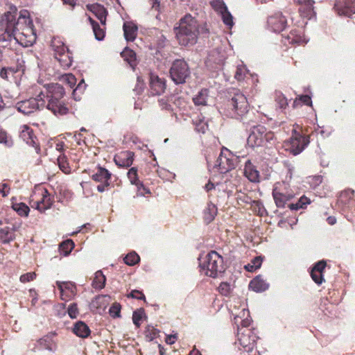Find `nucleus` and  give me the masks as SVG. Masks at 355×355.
I'll use <instances>...</instances> for the list:
<instances>
[{"instance_id": "1", "label": "nucleus", "mask_w": 355, "mask_h": 355, "mask_svg": "<svg viewBox=\"0 0 355 355\" xmlns=\"http://www.w3.org/2000/svg\"><path fill=\"white\" fill-rule=\"evenodd\" d=\"M12 40L25 47L35 42L36 34L27 10L21 11L17 18L16 10L7 12L0 18V42Z\"/></svg>"}, {"instance_id": "2", "label": "nucleus", "mask_w": 355, "mask_h": 355, "mask_svg": "<svg viewBox=\"0 0 355 355\" xmlns=\"http://www.w3.org/2000/svg\"><path fill=\"white\" fill-rule=\"evenodd\" d=\"M200 24L195 16L187 14L180 21V26L176 28V37L182 46L194 45L200 33Z\"/></svg>"}, {"instance_id": "3", "label": "nucleus", "mask_w": 355, "mask_h": 355, "mask_svg": "<svg viewBox=\"0 0 355 355\" xmlns=\"http://www.w3.org/2000/svg\"><path fill=\"white\" fill-rule=\"evenodd\" d=\"M200 24L195 16L187 14L180 21V26L176 28V37L182 46L194 45L200 33Z\"/></svg>"}, {"instance_id": "4", "label": "nucleus", "mask_w": 355, "mask_h": 355, "mask_svg": "<svg viewBox=\"0 0 355 355\" xmlns=\"http://www.w3.org/2000/svg\"><path fill=\"white\" fill-rule=\"evenodd\" d=\"M199 266L202 272L213 278L225 271L223 258L216 251L210 252L205 257H200Z\"/></svg>"}, {"instance_id": "5", "label": "nucleus", "mask_w": 355, "mask_h": 355, "mask_svg": "<svg viewBox=\"0 0 355 355\" xmlns=\"http://www.w3.org/2000/svg\"><path fill=\"white\" fill-rule=\"evenodd\" d=\"M274 139V133L267 130L261 125H254L251 129L248 138V144L252 147L261 146L266 143H270Z\"/></svg>"}, {"instance_id": "6", "label": "nucleus", "mask_w": 355, "mask_h": 355, "mask_svg": "<svg viewBox=\"0 0 355 355\" xmlns=\"http://www.w3.org/2000/svg\"><path fill=\"white\" fill-rule=\"evenodd\" d=\"M229 115L232 118L239 119L248 112V103L246 97L241 92H236L229 101Z\"/></svg>"}, {"instance_id": "7", "label": "nucleus", "mask_w": 355, "mask_h": 355, "mask_svg": "<svg viewBox=\"0 0 355 355\" xmlns=\"http://www.w3.org/2000/svg\"><path fill=\"white\" fill-rule=\"evenodd\" d=\"M169 73L175 84H183L190 77L191 71L184 60L177 59L173 62Z\"/></svg>"}, {"instance_id": "8", "label": "nucleus", "mask_w": 355, "mask_h": 355, "mask_svg": "<svg viewBox=\"0 0 355 355\" xmlns=\"http://www.w3.org/2000/svg\"><path fill=\"white\" fill-rule=\"evenodd\" d=\"M309 144V136L302 135L297 130L293 129L290 139L284 142V146L291 153L297 155L300 154Z\"/></svg>"}, {"instance_id": "9", "label": "nucleus", "mask_w": 355, "mask_h": 355, "mask_svg": "<svg viewBox=\"0 0 355 355\" xmlns=\"http://www.w3.org/2000/svg\"><path fill=\"white\" fill-rule=\"evenodd\" d=\"M45 95L41 92L35 98H31L28 100L18 102L16 104L17 110L26 115H28L35 111L44 107Z\"/></svg>"}, {"instance_id": "10", "label": "nucleus", "mask_w": 355, "mask_h": 355, "mask_svg": "<svg viewBox=\"0 0 355 355\" xmlns=\"http://www.w3.org/2000/svg\"><path fill=\"white\" fill-rule=\"evenodd\" d=\"M238 341L246 352H251L255 346L258 338L256 334L250 329H239L237 334Z\"/></svg>"}, {"instance_id": "11", "label": "nucleus", "mask_w": 355, "mask_h": 355, "mask_svg": "<svg viewBox=\"0 0 355 355\" xmlns=\"http://www.w3.org/2000/svg\"><path fill=\"white\" fill-rule=\"evenodd\" d=\"M215 166L218 168L220 173H225L234 168L235 163L233 156L227 148L221 150L216 162Z\"/></svg>"}, {"instance_id": "12", "label": "nucleus", "mask_w": 355, "mask_h": 355, "mask_svg": "<svg viewBox=\"0 0 355 355\" xmlns=\"http://www.w3.org/2000/svg\"><path fill=\"white\" fill-rule=\"evenodd\" d=\"M287 20L282 12H275L270 15L267 20L268 27L275 33L284 31L286 26Z\"/></svg>"}, {"instance_id": "13", "label": "nucleus", "mask_w": 355, "mask_h": 355, "mask_svg": "<svg viewBox=\"0 0 355 355\" xmlns=\"http://www.w3.org/2000/svg\"><path fill=\"white\" fill-rule=\"evenodd\" d=\"M355 0H338L334 8L339 15L351 17L355 13Z\"/></svg>"}, {"instance_id": "14", "label": "nucleus", "mask_w": 355, "mask_h": 355, "mask_svg": "<svg viewBox=\"0 0 355 355\" xmlns=\"http://www.w3.org/2000/svg\"><path fill=\"white\" fill-rule=\"evenodd\" d=\"M272 197L277 207L283 208L286 202L291 200L293 194L287 191H284L275 185L272 189Z\"/></svg>"}, {"instance_id": "15", "label": "nucleus", "mask_w": 355, "mask_h": 355, "mask_svg": "<svg viewBox=\"0 0 355 355\" xmlns=\"http://www.w3.org/2000/svg\"><path fill=\"white\" fill-rule=\"evenodd\" d=\"M19 137L28 145L33 146L35 148L37 153H39L40 148L37 144V137L33 133V130L27 125H24L21 127Z\"/></svg>"}, {"instance_id": "16", "label": "nucleus", "mask_w": 355, "mask_h": 355, "mask_svg": "<svg viewBox=\"0 0 355 355\" xmlns=\"http://www.w3.org/2000/svg\"><path fill=\"white\" fill-rule=\"evenodd\" d=\"M60 292V297L62 300H67L75 296L76 287L74 284L69 282H56Z\"/></svg>"}, {"instance_id": "17", "label": "nucleus", "mask_w": 355, "mask_h": 355, "mask_svg": "<svg viewBox=\"0 0 355 355\" xmlns=\"http://www.w3.org/2000/svg\"><path fill=\"white\" fill-rule=\"evenodd\" d=\"M46 107L55 116H63L69 112V108L61 100H49Z\"/></svg>"}, {"instance_id": "18", "label": "nucleus", "mask_w": 355, "mask_h": 355, "mask_svg": "<svg viewBox=\"0 0 355 355\" xmlns=\"http://www.w3.org/2000/svg\"><path fill=\"white\" fill-rule=\"evenodd\" d=\"M298 3L300 4L299 12L302 17L309 19H311L315 17L313 0H298Z\"/></svg>"}, {"instance_id": "19", "label": "nucleus", "mask_w": 355, "mask_h": 355, "mask_svg": "<svg viewBox=\"0 0 355 355\" xmlns=\"http://www.w3.org/2000/svg\"><path fill=\"white\" fill-rule=\"evenodd\" d=\"M134 153L131 151H123L114 156L115 164L122 168H128L132 164Z\"/></svg>"}, {"instance_id": "20", "label": "nucleus", "mask_w": 355, "mask_h": 355, "mask_svg": "<svg viewBox=\"0 0 355 355\" xmlns=\"http://www.w3.org/2000/svg\"><path fill=\"white\" fill-rule=\"evenodd\" d=\"M49 100H61L65 92L63 87L58 83H51L45 86Z\"/></svg>"}, {"instance_id": "21", "label": "nucleus", "mask_w": 355, "mask_h": 355, "mask_svg": "<svg viewBox=\"0 0 355 355\" xmlns=\"http://www.w3.org/2000/svg\"><path fill=\"white\" fill-rule=\"evenodd\" d=\"M150 87L151 93L153 95H160L166 89L165 80L159 76L151 74L150 79Z\"/></svg>"}, {"instance_id": "22", "label": "nucleus", "mask_w": 355, "mask_h": 355, "mask_svg": "<svg viewBox=\"0 0 355 355\" xmlns=\"http://www.w3.org/2000/svg\"><path fill=\"white\" fill-rule=\"evenodd\" d=\"M326 261L324 260L317 262L311 271L312 279L318 285L321 284L323 281V271L326 267Z\"/></svg>"}, {"instance_id": "23", "label": "nucleus", "mask_w": 355, "mask_h": 355, "mask_svg": "<svg viewBox=\"0 0 355 355\" xmlns=\"http://www.w3.org/2000/svg\"><path fill=\"white\" fill-rule=\"evenodd\" d=\"M42 198L40 200L33 202V204L31 206L39 210L40 212H44L52 206L53 200H51L46 189H44L42 191Z\"/></svg>"}, {"instance_id": "24", "label": "nucleus", "mask_w": 355, "mask_h": 355, "mask_svg": "<svg viewBox=\"0 0 355 355\" xmlns=\"http://www.w3.org/2000/svg\"><path fill=\"white\" fill-rule=\"evenodd\" d=\"M128 177L131 184H135L137 187L138 196H144L145 193H150L149 190L146 189L144 184L138 180L137 168H131L128 172Z\"/></svg>"}, {"instance_id": "25", "label": "nucleus", "mask_w": 355, "mask_h": 355, "mask_svg": "<svg viewBox=\"0 0 355 355\" xmlns=\"http://www.w3.org/2000/svg\"><path fill=\"white\" fill-rule=\"evenodd\" d=\"M87 8L99 19L103 25L105 24L107 12L103 6L98 3L88 4Z\"/></svg>"}, {"instance_id": "26", "label": "nucleus", "mask_w": 355, "mask_h": 355, "mask_svg": "<svg viewBox=\"0 0 355 355\" xmlns=\"http://www.w3.org/2000/svg\"><path fill=\"white\" fill-rule=\"evenodd\" d=\"M55 334H49L40 339L38 340V343L44 349L50 352H55L57 349V343L55 339Z\"/></svg>"}, {"instance_id": "27", "label": "nucleus", "mask_w": 355, "mask_h": 355, "mask_svg": "<svg viewBox=\"0 0 355 355\" xmlns=\"http://www.w3.org/2000/svg\"><path fill=\"white\" fill-rule=\"evenodd\" d=\"M244 173L245 177L252 182H259V172L252 164L250 160H247L245 164Z\"/></svg>"}, {"instance_id": "28", "label": "nucleus", "mask_w": 355, "mask_h": 355, "mask_svg": "<svg viewBox=\"0 0 355 355\" xmlns=\"http://www.w3.org/2000/svg\"><path fill=\"white\" fill-rule=\"evenodd\" d=\"M123 29L125 40L128 42L134 41L137 34V26L132 21H125Z\"/></svg>"}, {"instance_id": "29", "label": "nucleus", "mask_w": 355, "mask_h": 355, "mask_svg": "<svg viewBox=\"0 0 355 355\" xmlns=\"http://www.w3.org/2000/svg\"><path fill=\"white\" fill-rule=\"evenodd\" d=\"M92 179L95 182H109L111 178V173L105 168L98 166L92 175Z\"/></svg>"}, {"instance_id": "30", "label": "nucleus", "mask_w": 355, "mask_h": 355, "mask_svg": "<svg viewBox=\"0 0 355 355\" xmlns=\"http://www.w3.org/2000/svg\"><path fill=\"white\" fill-rule=\"evenodd\" d=\"M249 287L254 291L262 292L267 290L269 285L261 276H257L250 282Z\"/></svg>"}, {"instance_id": "31", "label": "nucleus", "mask_w": 355, "mask_h": 355, "mask_svg": "<svg viewBox=\"0 0 355 355\" xmlns=\"http://www.w3.org/2000/svg\"><path fill=\"white\" fill-rule=\"evenodd\" d=\"M73 332L78 337L87 338L90 334V329L84 322L78 321L74 324Z\"/></svg>"}, {"instance_id": "32", "label": "nucleus", "mask_w": 355, "mask_h": 355, "mask_svg": "<svg viewBox=\"0 0 355 355\" xmlns=\"http://www.w3.org/2000/svg\"><path fill=\"white\" fill-rule=\"evenodd\" d=\"M218 209L216 206L209 202L207 203V207L204 210V220L207 223H209L214 220L217 214Z\"/></svg>"}, {"instance_id": "33", "label": "nucleus", "mask_w": 355, "mask_h": 355, "mask_svg": "<svg viewBox=\"0 0 355 355\" xmlns=\"http://www.w3.org/2000/svg\"><path fill=\"white\" fill-rule=\"evenodd\" d=\"M209 98V91L207 89H201L198 94L193 98V101L196 106L207 105Z\"/></svg>"}, {"instance_id": "34", "label": "nucleus", "mask_w": 355, "mask_h": 355, "mask_svg": "<svg viewBox=\"0 0 355 355\" xmlns=\"http://www.w3.org/2000/svg\"><path fill=\"white\" fill-rule=\"evenodd\" d=\"M106 277L103 274L101 270H98L95 272L94 279L92 282V286L95 289H102L105 287Z\"/></svg>"}, {"instance_id": "35", "label": "nucleus", "mask_w": 355, "mask_h": 355, "mask_svg": "<svg viewBox=\"0 0 355 355\" xmlns=\"http://www.w3.org/2000/svg\"><path fill=\"white\" fill-rule=\"evenodd\" d=\"M51 46L53 51L55 52V56L58 54H62L68 51V49L64 46L63 42L59 38L54 37L51 40Z\"/></svg>"}, {"instance_id": "36", "label": "nucleus", "mask_w": 355, "mask_h": 355, "mask_svg": "<svg viewBox=\"0 0 355 355\" xmlns=\"http://www.w3.org/2000/svg\"><path fill=\"white\" fill-rule=\"evenodd\" d=\"M196 130L198 132L205 133L208 128V125L205 119L202 116H197L193 119Z\"/></svg>"}, {"instance_id": "37", "label": "nucleus", "mask_w": 355, "mask_h": 355, "mask_svg": "<svg viewBox=\"0 0 355 355\" xmlns=\"http://www.w3.org/2000/svg\"><path fill=\"white\" fill-rule=\"evenodd\" d=\"M55 58L60 62V65L63 68H68L71 67L72 64V60L70 55H69L68 51H65V53L62 54H58L55 55Z\"/></svg>"}, {"instance_id": "38", "label": "nucleus", "mask_w": 355, "mask_h": 355, "mask_svg": "<svg viewBox=\"0 0 355 355\" xmlns=\"http://www.w3.org/2000/svg\"><path fill=\"white\" fill-rule=\"evenodd\" d=\"M289 44H306L307 41L300 35V34H297L295 31H292L286 37Z\"/></svg>"}, {"instance_id": "39", "label": "nucleus", "mask_w": 355, "mask_h": 355, "mask_svg": "<svg viewBox=\"0 0 355 355\" xmlns=\"http://www.w3.org/2000/svg\"><path fill=\"white\" fill-rule=\"evenodd\" d=\"M14 239V233L8 227L0 229V239L3 243H9Z\"/></svg>"}, {"instance_id": "40", "label": "nucleus", "mask_w": 355, "mask_h": 355, "mask_svg": "<svg viewBox=\"0 0 355 355\" xmlns=\"http://www.w3.org/2000/svg\"><path fill=\"white\" fill-rule=\"evenodd\" d=\"M310 200L306 196H302L296 203H291L288 207L291 210H298L300 209H304L306 206L310 204Z\"/></svg>"}, {"instance_id": "41", "label": "nucleus", "mask_w": 355, "mask_h": 355, "mask_svg": "<svg viewBox=\"0 0 355 355\" xmlns=\"http://www.w3.org/2000/svg\"><path fill=\"white\" fill-rule=\"evenodd\" d=\"M57 160L60 169L66 174L69 173L71 170L67 157L64 154H61L58 156Z\"/></svg>"}, {"instance_id": "42", "label": "nucleus", "mask_w": 355, "mask_h": 355, "mask_svg": "<svg viewBox=\"0 0 355 355\" xmlns=\"http://www.w3.org/2000/svg\"><path fill=\"white\" fill-rule=\"evenodd\" d=\"M12 209L21 216H27L30 211L29 207L24 203H15L12 206Z\"/></svg>"}, {"instance_id": "43", "label": "nucleus", "mask_w": 355, "mask_h": 355, "mask_svg": "<svg viewBox=\"0 0 355 355\" xmlns=\"http://www.w3.org/2000/svg\"><path fill=\"white\" fill-rule=\"evenodd\" d=\"M139 259L140 258L137 253L130 252L124 258V262L128 266H134L139 262Z\"/></svg>"}, {"instance_id": "44", "label": "nucleus", "mask_w": 355, "mask_h": 355, "mask_svg": "<svg viewBox=\"0 0 355 355\" xmlns=\"http://www.w3.org/2000/svg\"><path fill=\"white\" fill-rule=\"evenodd\" d=\"M145 317V312L143 309H139L133 312L132 321L135 325L137 327L140 326V320Z\"/></svg>"}, {"instance_id": "45", "label": "nucleus", "mask_w": 355, "mask_h": 355, "mask_svg": "<svg viewBox=\"0 0 355 355\" xmlns=\"http://www.w3.org/2000/svg\"><path fill=\"white\" fill-rule=\"evenodd\" d=\"M0 143L4 144L6 147H11L13 145V141L10 136L4 131H0Z\"/></svg>"}, {"instance_id": "46", "label": "nucleus", "mask_w": 355, "mask_h": 355, "mask_svg": "<svg viewBox=\"0 0 355 355\" xmlns=\"http://www.w3.org/2000/svg\"><path fill=\"white\" fill-rule=\"evenodd\" d=\"M275 101L277 106L282 110H284L288 105V100L281 93L276 94Z\"/></svg>"}, {"instance_id": "47", "label": "nucleus", "mask_w": 355, "mask_h": 355, "mask_svg": "<svg viewBox=\"0 0 355 355\" xmlns=\"http://www.w3.org/2000/svg\"><path fill=\"white\" fill-rule=\"evenodd\" d=\"M221 18L223 19V23L229 28H231L234 25L233 17L231 13L228 11H225V12L222 13L220 15Z\"/></svg>"}, {"instance_id": "48", "label": "nucleus", "mask_w": 355, "mask_h": 355, "mask_svg": "<svg viewBox=\"0 0 355 355\" xmlns=\"http://www.w3.org/2000/svg\"><path fill=\"white\" fill-rule=\"evenodd\" d=\"M211 5L215 10L217 11L220 15L225 12V11L227 10V8L225 4L219 0L213 1Z\"/></svg>"}, {"instance_id": "49", "label": "nucleus", "mask_w": 355, "mask_h": 355, "mask_svg": "<svg viewBox=\"0 0 355 355\" xmlns=\"http://www.w3.org/2000/svg\"><path fill=\"white\" fill-rule=\"evenodd\" d=\"M67 313L71 318H76L79 314L78 305L76 303H71L67 309Z\"/></svg>"}, {"instance_id": "50", "label": "nucleus", "mask_w": 355, "mask_h": 355, "mask_svg": "<svg viewBox=\"0 0 355 355\" xmlns=\"http://www.w3.org/2000/svg\"><path fill=\"white\" fill-rule=\"evenodd\" d=\"M94 33L95 35V37L97 40H102L105 37V32L103 29L101 28L98 23L97 24V26H94L92 27Z\"/></svg>"}, {"instance_id": "51", "label": "nucleus", "mask_w": 355, "mask_h": 355, "mask_svg": "<svg viewBox=\"0 0 355 355\" xmlns=\"http://www.w3.org/2000/svg\"><path fill=\"white\" fill-rule=\"evenodd\" d=\"M110 314L113 318L120 317L121 305L118 303H114L110 309Z\"/></svg>"}, {"instance_id": "52", "label": "nucleus", "mask_w": 355, "mask_h": 355, "mask_svg": "<svg viewBox=\"0 0 355 355\" xmlns=\"http://www.w3.org/2000/svg\"><path fill=\"white\" fill-rule=\"evenodd\" d=\"M219 292L223 295H228L231 291V286L229 283L222 282L218 286Z\"/></svg>"}, {"instance_id": "53", "label": "nucleus", "mask_w": 355, "mask_h": 355, "mask_svg": "<svg viewBox=\"0 0 355 355\" xmlns=\"http://www.w3.org/2000/svg\"><path fill=\"white\" fill-rule=\"evenodd\" d=\"M158 333L159 331L156 329L150 326H148L146 330V336L149 339V340H153L154 338H155Z\"/></svg>"}, {"instance_id": "54", "label": "nucleus", "mask_w": 355, "mask_h": 355, "mask_svg": "<svg viewBox=\"0 0 355 355\" xmlns=\"http://www.w3.org/2000/svg\"><path fill=\"white\" fill-rule=\"evenodd\" d=\"M73 242L71 240L62 242L60 245V248L64 251L65 254H68L71 250L73 248Z\"/></svg>"}, {"instance_id": "55", "label": "nucleus", "mask_w": 355, "mask_h": 355, "mask_svg": "<svg viewBox=\"0 0 355 355\" xmlns=\"http://www.w3.org/2000/svg\"><path fill=\"white\" fill-rule=\"evenodd\" d=\"M62 78L63 80L67 83L71 88H72L76 83V77L71 73L64 75Z\"/></svg>"}, {"instance_id": "56", "label": "nucleus", "mask_w": 355, "mask_h": 355, "mask_svg": "<svg viewBox=\"0 0 355 355\" xmlns=\"http://www.w3.org/2000/svg\"><path fill=\"white\" fill-rule=\"evenodd\" d=\"M121 55L129 63H131L135 59V53L132 50L125 49Z\"/></svg>"}, {"instance_id": "57", "label": "nucleus", "mask_w": 355, "mask_h": 355, "mask_svg": "<svg viewBox=\"0 0 355 355\" xmlns=\"http://www.w3.org/2000/svg\"><path fill=\"white\" fill-rule=\"evenodd\" d=\"M107 295H98L92 300V305L96 308L101 307L104 304V300Z\"/></svg>"}, {"instance_id": "58", "label": "nucleus", "mask_w": 355, "mask_h": 355, "mask_svg": "<svg viewBox=\"0 0 355 355\" xmlns=\"http://www.w3.org/2000/svg\"><path fill=\"white\" fill-rule=\"evenodd\" d=\"M36 277V274L35 272H28L21 275L20 281L22 283H26L30 281L33 280Z\"/></svg>"}, {"instance_id": "59", "label": "nucleus", "mask_w": 355, "mask_h": 355, "mask_svg": "<svg viewBox=\"0 0 355 355\" xmlns=\"http://www.w3.org/2000/svg\"><path fill=\"white\" fill-rule=\"evenodd\" d=\"M128 297H130L132 298H135L138 300H145L146 297L145 295L139 291L138 290H133L132 291L130 294L128 295Z\"/></svg>"}, {"instance_id": "60", "label": "nucleus", "mask_w": 355, "mask_h": 355, "mask_svg": "<svg viewBox=\"0 0 355 355\" xmlns=\"http://www.w3.org/2000/svg\"><path fill=\"white\" fill-rule=\"evenodd\" d=\"M10 186L7 183L0 184V193L3 197H6L10 193Z\"/></svg>"}, {"instance_id": "61", "label": "nucleus", "mask_w": 355, "mask_h": 355, "mask_svg": "<svg viewBox=\"0 0 355 355\" xmlns=\"http://www.w3.org/2000/svg\"><path fill=\"white\" fill-rule=\"evenodd\" d=\"M262 261H263V259L261 257H254L251 261L250 263L254 266V268H255L257 270L261 267Z\"/></svg>"}, {"instance_id": "62", "label": "nucleus", "mask_w": 355, "mask_h": 355, "mask_svg": "<svg viewBox=\"0 0 355 355\" xmlns=\"http://www.w3.org/2000/svg\"><path fill=\"white\" fill-rule=\"evenodd\" d=\"M253 203L255 205L256 209L257 208L258 214L263 216L266 211L263 204L259 201H254Z\"/></svg>"}, {"instance_id": "63", "label": "nucleus", "mask_w": 355, "mask_h": 355, "mask_svg": "<svg viewBox=\"0 0 355 355\" xmlns=\"http://www.w3.org/2000/svg\"><path fill=\"white\" fill-rule=\"evenodd\" d=\"M86 87V85L85 83L84 80H81V81L78 83L76 89L73 92V94L75 95V94L77 92H79L80 93H83Z\"/></svg>"}, {"instance_id": "64", "label": "nucleus", "mask_w": 355, "mask_h": 355, "mask_svg": "<svg viewBox=\"0 0 355 355\" xmlns=\"http://www.w3.org/2000/svg\"><path fill=\"white\" fill-rule=\"evenodd\" d=\"M299 100L304 105H311L312 103L311 97L308 95L300 96Z\"/></svg>"}]
</instances>
